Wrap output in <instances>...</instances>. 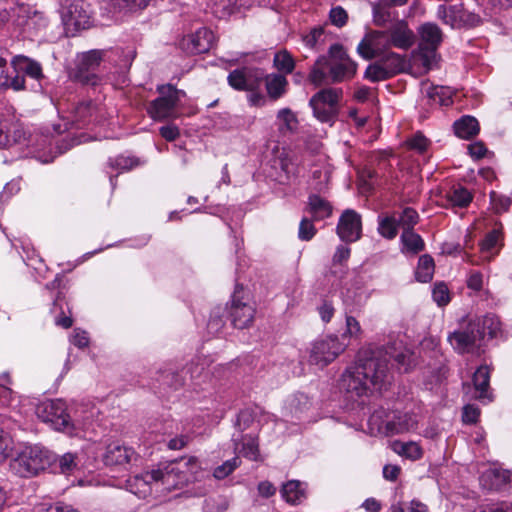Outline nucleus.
<instances>
[{"instance_id":"1","label":"nucleus","mask_w":512,"mask_h":512,"mask_svg":"<svg viewBox=\"0 0 512 512\" xmlns=\"http://www.w3.org/2000/svg\"><path fill=\"white\" fill-rule=\"evenodd\" d=\"M411 353L394 342L387 347L369 346L359 351L354 366L345 370L341 377V387L355 396L368 395L373 390L381 391L390 383L388 363L393 359L399 369L405 372L411 365Z\"/></svg>"},{"instance_id":"2","label":"nucleus","mask_w":512,"mask_h":512,"mask_svg":"<svg viewBox=\"0 0 512 512\" xmlns=\"http://www.w3.org/2000/svg\"><path fill=\"white\" fill-rule=\"evenodd\" d=\"M9 458L10 470L24 478L38 475L55 462V455L43 447L25 445L16 448L12 436L0 428V465Z\"/></svg>"},{"instance_id":"3","label":"nucleus","mask_w":512,"mask_h":512,"mask_svg":"<svg viewBox=\"0 0 512 512\" xmlns=\"http://www.w3.org/2000/svg\"><path fill=\"white\" fill-rule=\"evenodd\" d=\"M419 36L417 56L423 67L431 69L438 61V48L443 41V32L432 22H426L417 29Z\"/></svg>"},{"instance_id":"4","label":"nucleus","mask_w":512,"mask_h":512,"mask_svg":"<svg viewBox=\"0 0 512 512\" xmlns=\"http://www.w3.org/2000/svg\"><path fill=\"white\" fill-rule=\"evenodd\" d=\"M156 479V493L170 492L175 489H180L187 485L191 478L188 476V471L182 469V464L175 460L168 463H160L154 469Z\"/></svg>"},{"instance_id":"5","label":"nucleus","mask_w":512,"mask_h":512,"mask_svg":"<svg viewBox=\"0 0 512 512\" xmlns=\"http://www.w3.org/2000/svg\"><path fill=\"white\" fill-rule=\"evenodd\" d=\"M345 348L346 345L340 342L337 336L327 335L311 343L308 361L312 365L324 368L344 352Z\"/></svg>"},{"instance_id":"6","label":"nucleus","mask_w":512,"mask_h":512,"mask_svg":"<svg viewBox=\"0 0 512 512\" xmlns=\"http://www.w3.org/2000/svg\"><path fill=\"white\" fill-rule=\"evenodd\" d=\"M329 76L333 83L351 79L357 72V63L353 61L341 44H333L328 51Z\"/></svg>"},{"instance_id":"7","label":"nucleus","mask_w":512,"mask_h":512,"mask_svg":"<svg viewBox=\"0 0 512 512\" xmlns=\"http://www.w3.org/2000/svg\"><path fill=\"white\" fill-rule=\"evenodd\" d=\"M107 51L94 49L77 55L76 70L73 77L85 85H96L99 77L95 73L101 62L105 60Z\"/></svg>"},{"instance_id":"8","label":"nucleus","mask_w":512,"mask_h":512,"mask_svg":"<svg viewBox=\"0 0 512 512\" xmlns=\"http://www.w3.org/2000/svg\"><path fill=\"white\" fill-rule=\"evenodd\" d=\"M436 14L438 19L452 28L473 27L480 22V17L475 13L466 11L461 3L449 6L439 5Z\"/></svg>"},{"instance_id":"9","label":"nucleus","mask_w":512,"mask_h":512,"mask_svg":"<svg viewBox=\"0 0 512 512\" xmlns=\"http://www.w3.org/2000/svg\"><path fill=\"white\" fill-rule=\"evenodd\" d=\"M477 325L470 320L466 326L449 334L448 341L454 350L458 353H470L480 348L483 339Z\"/></svg>"},{"instance_id":"10","label":"nucleus","mask_w":512,"mask_h":512,"mask_svg":"<svg viewBox=\"0 0 512 512\" xmlns=\"http://www.w3.org/2000/svg\"><path fill=\"white\" fill-rule=\"evenodd\" d=\"M91 11L83 0L72 2L66 11V37L91 27Z\"/></svg>"},{"instance_id":"11","label":"nucleus","mask_w":512,"mask_h":512,"mask_svg":"<svg viewBox=\"0 0 512 512\" xmlns=\"http://www.w3.org/2000/svg\"><path fill=\"white\" fill-rule=\"evenodd\" d=\"M264 72L259 68L243 67L235 69L227 77L228 84L238 91H256L263 82Z\"/></svg>"},{"instance_id":"12","label":"nucleus","mask_w":512,"mask_h":512,"mask_svg":"<svg viewBox=\"0 0 512 512\" xmlns=\"http://www.w3.org/2000/svg\"><path fill=\"white\" fill-rule=\"evenodd\" d=\"M90 402H81L66 407V434L79 435L94 415Z\"/></svg>"},{"instance_id":"13","label":"nucleus","mask_w":512,"mask_h":512,"mask_svg":"<svg viewBox=\"0 0 512 512\" xmlns=\"http://www.w3.org/2000/svg\"><path fill=\"white\" fill-rule=\"evenodd\" d=\"M204 371L205 366L204 363L200 362V359L192 360L180 373L171 368L161 371L159 381L174 389H178L185 384L187 374L190 375L192 380H198Z\"/></svg>"},{"instance_id":"14","label":"nucleus","mask_w":512,"mask_h":512,"mask_svg":"<svg viewBox=\"0 0 512 512\" xmlns=\"http://www.w3.org/2000/svg\"><path fill=\"white\" fill-rule=\"evenodd\" d=\"M391 48L386 30L367 33L357 46L358 54L371 60Z\"/></svg>"},{"instance_id":"15","label":"nucleus","mask_w":512,"mask_h":512,"mask_svg":"<svg viewBox=\"0 0 512 512\" xmlns=\"http://www.w3.org/2000/svg\"><path fill=\"white\" fill-rule=\"evenodd\" d=\"M36 415L54 430L64 429V402L61 399L46 400L36 406Z\"/></svg>"},{"instance_id":"16","label":"nucleus","mask_w":512,"mask_h":512,"mask_svg":"<svg viewBox=\"0 0 512 512\" xmlns=\"http://www.w3.org/2000/svg\"><path fill=\"white\" fill-rule=\"evenodd\" d=\"M229 313L233 326L238 329H244L253 322L255 308L248 301L242 300L239 296V290L236 288Z\"/></svg>"},{"instance_id":"17","label":"nucleus","mask_w":512,"mask_h":512,"mask_svg":"<svg viewBox=\"0 0 512 512\" xmlns=\"http://www.w3.org/2000/svg\"><path fill=\"white\" fill-rule=\"evenodd\" d=\"M361 216L354 210L347 209L339 219L337 234L345 242H355L361 236Z\"/></svg>"},{"instance_id":"18","label":"nucleus","mask_w":512,"mask_h":512,"mask_svg":"<svg viewBox=\"0 0 512 512\" xmlns=\"http://www.w3.org/2000/svg\"><path fill=\"white\" fill-rule=\"evenodd\" d=\"M214 40L213 32L203 27L198 29L195 33L183 37L180 46L187 53L201 54L211 49Z\"/></svg>"},{"instance_id":"19","label":"nucleus","mask_w":512,"mask_h":512,"mask_svg":"<svg viewBox=\"0 0 512 512\" xmlns=\"http://www.w3.org/2000/svg\"><path fill=\"white\" fill-rule=\"evenodd\" d=\"M159 94L160 96L150 103L148 113L154 120L162 121L174 116L178 104L175 93L171 95L167 90Z\"/></svg>"},{"instance_id":"20","label":"nucleus","mask_w":512,"mask_h":512,"mask_svg":"<svg viewBox=\"0 0 512 512\" xmlns=\"http://www.w3.org/2000/svg\"><path fill=\"white\" fill-rule=\"evenodd\" d=\"M386 32L391 47L407 50L414 44L415 35L403 20L392 23Z\"/></svg>"},{"instance_id":"21","label":"nucleus","mask_w":512,"mask_h":512,"mask_svg":"<svg viewBox=\"0 0 512 512\" xmlns=\"http://www.w3.org/2000/svg\"><path fill=\"white\" fill-rule=\"evenodd\" d=\"M154 469L136 475L128 480L129 490L140 498H145L153 492L156 493V479Z\"/></svg>"},{"instance_id":"22","label":"nucleus","mask_w":512,"mask_h":512,"mask_svg":"<svg viewBox=\"0 0 512 512\" xmlns=\"http://www.w3.org/2000/svg\"><path fill=\"white\" fill-rule=\"evenodd\" d=\"M490 370L488 366H480L473 375V385L476 391V398L483 402H491L492 394L489 392Z\"/></svg>"},{"instance_id":"23","label":"nucleus","mask_w":512,"mask_h":512,"mask_svg":"<svg viewBox=\"0 0 512 512\" xmlns=\"http://www.w3.org/2000/svg\"><path fill=\"white\" fill-rule=\"evenodd\" d=\"M263 81L265 82V88L268 97L272 101H276L282 98L287 93L288 80L282 74H264Z\"/></svg>"},{"instance_id":"24","label":"nucleus","mask_w":512,"mask_h":512,"mask_svg":"<svg viewBox=\"0 0 512 512\" xmlns=\"http://www.w3.org/2000/svg\"><path fill=\"white\" fill-rule=\"evenodd\" d=\"M306 211L311 214L315 221L323 220L331 216L332 206L326 199L317 194L308 197Z\"/></svg>"},{"instance_id":"25","label":"nucleus","mask_w":512,"mask_h":512,"mask_svg":"<svg viewBox=\"0 0 512 512\" xmlns=\"http://www.w3.org/2000/svg\"><path fill=\"white\" fill-rule=\"evenodd\" d=\"M133 451L131 448L119 444L107 446L103 461L108 466L123 465L130 461Z\"/></svg>"},{"instance_id":"26","label":"nucleus","mask_w":512,"mask_h":512,"mask_svg":"<svg viewBox=\"0 0 512 512\" xmlns=\"http://www.w3.org/2000/svg\"><path fill=\"white\" fill-rule=\"evenodd\" d=\"M62 277L57 274L54 280L46 285V289L51 292L56 291V296L53 301L51 313L55 314L54 322L57 326L64 327V312L62 310V292H61Z\"/></svg>"},{"instance_id":"27","label":"nucleus","mask_w":512,"mask_h":512,"mask_svg":"<svg viewBox=\"0 0 512 512\" xmlns=\"http://www.w3.org/2000/svg\"><path fill=\"white\" fill-rule=\"evenodd\" d=\"M12 65L14 66L12 73L21 71L35 80H39L43 77L41 65L26 56H15Z\"/></svg>"},{"instance_id":"28","label":"nucleus","mask_w":512,"mask_h":512,"mask_svg":"<svg viewBox=\"0 0 512 512\" xmlns=\"http://www.w3.org/2000/svg\"><path fill=\"white\" fill-rule=\"evenodd\" d=\"M416 426V420L408 414L394 415L385 422L386 433L390 435L408 432Z\"/></svg>"},{"instance_id":"29","label":"nucleus","mask_w":512,"mask_h":512,"mask_svg":"<svg viewBox=\"0 0 512 512\" xmlns=\"http://www.w3.org/2000/svg\"><path fill=\"white\" fill-rule=\"evenodd\" d=\"M235 449H240V453L250 460H260L258 439L252 435L242 436L241 439L233 438Z\"/></svg>"},{"instance_id":"30","label":"nucleus","mask_w":512,"mask_h":512,"mask_svg":"<svg viewBox=\"0 0 512 512\" xmlns=\"http://www.w3.org/2000/svg\"><path fill=\"white\" fill-rule=\"evenodd\" d=\"M455 134L463 139H470L479 133V123L475 117L466 115L455 121Z\"/></svg>"},{"instance_id":"31","label":"nucleus","mask_w":512,"mask_h":512,"mask_svg":"<svg viewBox=\"0 0 512 512\" xmlns=\"http://www.w3.org/2000/svg\"><path fill=\"white\" fill-rule=\"evenodd\" d=\"M281 495L288 503L299 504L306 498L304 484L297 480L288 481L283 485Z\"/></svg>"},{"instance_id":"32","label":"nucleus","mask_w":512,"mask_h":512,"mask_svg":"<svg viewBox=\"0 0 512 512\" xmlns=\"http://www.w3.org/2000/svg\"><path fill=\"white\" fill-rule=\"evenodd\" d=\"M512 474L508 470L489 469L483 476L482 481L488 484L490 489L499 490L511 481Z\"/></svg>"},{"instance_id":"33","label":"nucleus","mask_w":512,"mask_h":512,"mask_svg":"<svg viewBox=\"0 0 512 512\" xmlns=\"http://www.w3.org/2000/svg\"><path fill=\"white\" fill-rule=\"evenodd\" d=\"M276 125L281 134L293 133L298 126L297 116L290 108H282L277 112Z\"/></svg>"},{"instance_id":"34","label":"nucleus","mask_w":512,"mask_h":512,"mask_svg":"<svg viewBox=\"0 0 512 512\" xmlns=\"http://www.w3.org/2000/svg\"><path fill=\"white\" fill-rule=\"evenodd\" d=\"M471 323L478 324V330H480L482 339H484L486 335L492 338L500 330V321L498 317L493 314L472 319Z\"/></svg>"},{"instance_id":"35","label":"nucleus","mask_w":512,"mask_h":512,"mask_svg":"<svg viewBox=\"0 0 512 512\" xmlns=\"http://www.w3.org/2000/svg\"><path fill=\"white\" fill-rule=\"evenodd\" d=\"M400 241L403 245L402 251L416 254L424 249V242L420 235L413 230L404 229Z\"/></svg>"},{"instance_id":"36","label":"nucleus","mask_w":512,"mask_h":512,"mask_svg":"<svg viewBox=\"0 0 512 512\" xmlns=\"http://www.w3.org/2000/svg\"><path fill=\"white\" fill-rule=\"evenodd\" d=\"M342 97V90L337 88L322 89L312 96V102L317 101L321 105H327L329 108L337 109L339 100Z\"/></svg>"},{"instance_id":"37","label":"nucleus","mask_w":512,"mask_h":512,"mask_svg":"<svg viewBox=\"0 0 512 512\" xmlns=\"http://www.w3.org/2000/svg\"><path fill=\"white\" fill-rule=\"evenodd\" d=\"M473 199L471 192L465 187L458 186L446 194L447 202L453 207L465 208Z\"/></svg>"},{"instance_id":"38","label":"nucleus","mask_w":512,"mask_h":512,"mask_svg":"<svg viewBox=\"0 0 512 512\" xmlns=\"http://www.w3.org/2000/svg\"><path fill=\"white\" fill-rule=\"evenodd\" d=\"M503 234H502V225L497 224L492 231H490L481 242V251L484 253H492V251L497 248L495 253L499 252V249L503 246Z\"/></svg>"},{"instance_id":"39","label":"nucleus","mask_w":512,"mask_h":512,"mask_svg":"<svg viewBox=\"0 0 512 512\" xmlns=\"http://www.w3.org/2000/svg\"><path fill=\"white\" fill-rule=\"evenodd\" d=\"M150 1L151 0H103L107 8L112 12L143 9Z\"/></svg>"},{"instance_id":"40","label":"nucleus","mask_w":512,"mask_h":512,"mask_svg":"<svg viewBox=\"0 0 512 512\" xmlns=\"http://www.w3.org/2000/svg\"><path fill=\"white\" fill-rule=\"evenodd\" d=\"M434 274V260L431 256L425 254L420 256L418 266L415 271L416 280L422 283L429 282Z\"/></svg>"},{"instance_id":"41","label":"nucleus","mask_w":512,"mask_h":512,"mask_svg":"<svg viewBox=\"0 0 512 512\" xmlns=\"http://www.w3.org/2000/svg\"><path fill=\"white\" fill-rule=\"evenodd\" d=\"M399 226L395 216L386 215L378 217V232L386 239H394L397 236Z\"/></svg>"},{"instance_id":"42","label":"nucleus","mask_w":512,"mask_h":512,"mask_svg":"<svg viewBox=\"0 0 512 512\" xmlns=\"http://www.w3.org/2000/svg\"><path fill=\"white\" fill-rule=\"evenodd\" d=\"M393 450L399 455L411 460H418L422 457L423 451L416 442L395 441L392 444Z\"/></svg>"},{"instance_id":"43","label":"nucleus","mask_w":512,"mask_h":512,"mask_svg":"<svg viewBox=\"0 0 512 512\" xmlns=\"http://www.w3.org/2000/svg\"><path fill=\"white\" fill-rule=\"evenodd\" d=\"M390 77H393L397 73L401 72L405 68V59L394 52H390L379 59Z\"/></svg>"},{"instance_id":"44","label":"nucleus","mask_w":512,"mask_h":512,"mask_svg":"<svg viewBox=\"0 0 512 512\" xmlns=\"http://www.w3.org/2000/svg\"><path fill=\"white\" fill-rule=\"evenodd\" d=\"M66 482H69L71 486L75 485V480H70L69 476L73 472H78L80 474L81 470L85 467L84 455L83 453H66Z\"/></svg>"},{"instance_id":"45","label":"nucleus","mask_w":512,"mask_h":512,"mask_svg":"<svg viewBox=\"0 0 512 512\" xmlns=\"http://www.w3.org/2000/svg\"><path fill=\"white\" fill-rule=\"evenodd\" d=\"M326 69L329 70L328 58L326 56H321L316 60L315 64L311 68L309 73L310 82L315 86L322 85L327 78Z\"/></svg>"},{"instance_id":"46","label":"nucleus","mask_w":512,"mask_h":512,"mask_svg":"<svg viewBox=\"0 0 512 512\" xmlns=\"http://www.w3.org/2000/svg\"><path fill=\"white\" fill-rule=\"evenodd\" d=\"M142 163L143 162L137 157L124 155H119L109 160V165L121 172L129 171L135 167L140 166Z\"/></svg>"},{"instance_id":"47","label":"nucleus","mask_w":512,"mask_h":512,"mask_svg":"<svg viewBox=\"0 0 512 512\" xmlns=\"http://www.w3.org/2000/svg\"><path fill=\"white\" fill-rule=\"evenodd\" d=\"M274 66L281 72L285 74H290L295 68V61L292 55L286 51L282 50L275 54L274 56Z\"/></svg>"},{"instance_id":"48","label":"nucleus","mask_w":512,"mask_h":512,"mask_svg":"<svg viewBox=\"0 0 512 512\" xmlns=\"http://www.w3.org/2000/svg\"><path fill=\"white\" fill-rule=\"evenodd\" d=\"M309 105L313 110L314 116L321 122H333L337 115V109L329 108L327 105H321L318 101L313 103L312 98L309 101Z\"/></svg>"},{"instance_id":"49","label":"nucleus","mask_w":512,"mask_h":512,"mask_svg":"<svg viewBox=\"0 0 512 512\" xmlns=\"http://www.w3.org/2000/svg\"><path fill=\"white\" fill-rule=\"evenodd\" d=\"M364 77L371 82H379L391 78L380 60H377L366 68Z\"/></svg>"},{"instance_id":"50","label":"nucleus","mask_w":512,"mask_h":512,"mask_svg":"<svg viewBox=\"0 0 512 512\" xmlns=\"http://www.w3.org/2000/svg\"><path fill=\"white\" fill-rule=\"evenodd\" d=\"M42 145L49 146L48 152H46L44 148H36L33 152L34 157L41 163H50L54 160L55 157L61 154V150L59 148H56L55 150L52 149V141L50 139L44 138L42 140Z\"/></svg>"},{"instance_id":"51","label":"nucleus","mask_w":512,"mask_h":512,"mask_svg":"<svg viewBox=\"0 0 512 512\" xmlns=\"http://www.w3.org/2000/svg\"><path fill=\"white\" fill-rule=\"evenodd\" d=\"M176 461L179 465L182 464L184 471H188V476L191 478L190 482L198 479V475L201 473V466L196 457L191 456Z\"/></svg>"},{"instance_id":"52","label":"nucleus","mask_w":512,"mask_h":512,"mask_svg":"<svg viewBox=\"0 0 512 512\" xmlns=\"http://www.w3.org/2000/svg\"><path fill=\"white\" fill-rule=\"evenodd\" d=\"M324 28L321 26L314 27L310 32L302 37V40L306 47L316 48L318 44L324 42Z\"/></svg>"},{"instance_id":"53","label":"nucleus","mask_w":512,"mask_h":512,"mask_svg":"<svg viewBox=\"0 0 512 512\" xmlns=\"http://www.w3.org/2000/svg\"><path fill=\"white\" fill-rule=\"evenodd\" d=\"M419 215L416 210L413 208L407 207L405 208L398 220L399 225L404 229L411 230L418 223Z\"/></svg>"},{"instance_id":"54","label":"nucleus","mask_w":512,"mask_h":512,"mask_svg":"<svg viewBox=\"0 0 512 512\" xmlns=\"http://www.w3.org/2000/svg\"><path fill=\"white\" fill-rule=\"evenodd\" d=\"M427 95L430 99L439 105L448 106L450 103H452L450 97L448 96V89L443 86L430 87L427 91Z\"/></svg>"},{"instance_id":"55","label":"nucleus","mask_w":512,"mask_h":512,"mask_svg":"<svg viewBox=\"0 0 512 512\" xmlns=\"http://www.w3.org/2000/svg\"><path fill=\"white\" fill-rule=\"evenodd\" d=\"M392 512H429L428 507L418 501V500H412L409 503L402 502L392 505L391 507Z\"/></svg>"},{"instance_id":"56","label":"nucleus","mask_w":512,"mask_h":512,"mask_svg":"<svg viewBox=\"0 0 512 512\" xmlns=\"http://www.w3.org/2000/svg\"><path fill=\"white\" fill-rule=\"evenodd\" d=\"M490 200H491L493 209L498 214L508 211L511 206V203H512L510 197H508L506 195L499 194L495 191H492L490 193Z\"/></svg>"},{"instance_id":"57","label":"nucleus","mask_w":512,"mask_h":512,"mask_svg":"<svg viewBox=\"0 0 512 512\" xmlns=\"http://www.w3.org/2000/svg\"><path fill=\"white\" fill-rule=\"evenodd\" d=\"M236 0H212L213 12L218 17H225L234 12Z\"/></svg>"},{"instance_id":"58","label":"nucleus","mask_w":512,"mask_h":512,"mask_svg":"<svg viewBox=\"0 0 512 512\" xmlns=\"http://www.w3.org/2000/svg\"><path fill=\"white\" fill-rule=\"evenodd\" d=\"M433 300L438 306H445L450 302L449 289L443 282L436 283L432 290Z\"/></svg>"},{"instance_id":"59","label":"nucleus","mask_w":512,"mask_h":512,"mask_svg":"<svg viewBox=\"0 0 512 512\" xmlns=\"http://www.w3.org/2000/svg\"><path fill=\"white\" fill-rule=\"evenodd\" d=\"M316 234V228L313 224V219L303 217L299 224L298 237L302 241L311 240Z\"/></svg>"},{"instance_id":"60","label":"nucleus","mask_w":512,"mask_h":512,"mask_svg":"<svg viewBox=\"0 0 512 512\" xmlns=\"http://www.w3.org/2000/svg\"><path fill=\"white\" fill-rule=\"evenodd\" d=\"M240 461L238 457L224 462L214 470V477L217 479H223L231 474L239 465Z\"/></svg>"},{"instance_id":"61","label":"nucleus","mask_w":512,"mask_h":512,"mask_svg":"<svg viewBox=\"0 0 512 512\" xmlns=\"http://www.w3.org/2000/svg\"><path fill=\"white\" fill-rule=\"evenodd\" d=\"M329 19L334 26L341 28L346 25L348 14L341 6H336L330 10Z\"/></svg>"},{"instance_id":"62","label":"nucleus","mask_w":512,"mask_h":512,"mask_svg":"<svg viewBox=\"0 0 512 512\" xmlns=\"http://www.w3.org/2000/svg\"><path fill=\"white\" fill-rule=\"evenodd\" d=\"M229 501L224 497H219L217 500H207L205 512H226L229 508Z\"/></svg>"},{"instance_id":"63","label":"nucleus","mask_w":512,"mask_h":512,"mask_svg":"<svg viewBox=\"0 0 512 512\" xmlns=\"http://www.w3.org/2000/svg\"><path fill=\"white\" fill-rule=\"evenodd\" d=\"M34 512H64L62 502L43 501L34 507Z\"/></svg>"},{"instance_id":"64","label":"nucleus","mask_w":512,"mask_h":512,"mask_svg":"<svg viewBox=\"0 0 512 512\" xmlns=\"http://www.w3.org/2000/svg\"><path fill=\"white\" fill-rule=\"evenodd\" d=\"M478 512H512V502L502 501L488 504Z\"/></svg>"}]
</instances>
